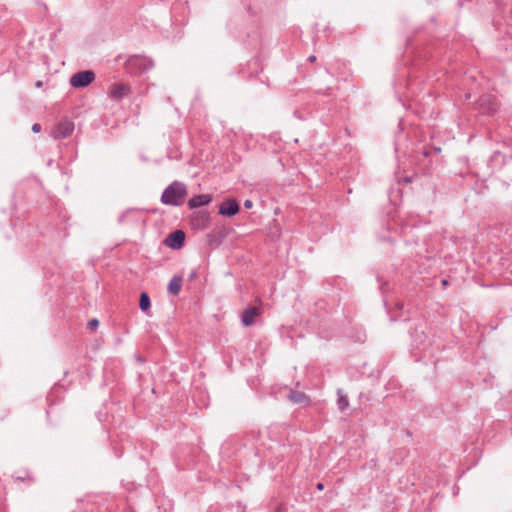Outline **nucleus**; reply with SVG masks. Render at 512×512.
I'll use <instances>...</instances> for the list:
<instances>
[{
    "instance_id": "obj_1",
    "label": "nucleus",
    "mask_w": 512,
    "mask_h": 512,
    "mask_svg": "<svg viewBox=\"0 0 512 512\" xmlns=\"http://www.w3.org/2000/svg\"><path fill=\"white\" fill-rule=\"evenodd\" d=\"M186 195V185L182 182L174 181L164 189L161 195V202L165 205L179 206Z\"/></svg>"
},
{
    "instance_id": "obj_2",
    "label": "nucleus",
    "mask_w": 512,
    "mask_h": 512,
    "mask_svg": "<svg viewBox=\"0 0 512 512\" xmlns=\"http://www.w3.org/2000/svg\"><path fill=\"white\" fill-rule=\"evenodd\" d=\"M154 62L145 56L131 55L125 62V68L130 74H141L150 70Z\"/></svg>"
},
{
    "instance_id": "obj_3",
    "label": "nucleus",
    "mask_w": 512,
    "mask_h": 512,
    "mask_svg": "<svg viewBox=\"0 0 512 512\" xmlns=\"http://www.w3.org/2000/svg\"><path fill=\"white\" fill-rule=\"evenodd\" d=\"M497 98L492 94H483L477 100V108L481 114L493 115L498 110Z\"/></svg>"
},
{
    "instance_id": "obj_4",
    "label": "nucleus",
    "mask_w": 512,
    "mask_h": 512,
    "mask_svg": "<svg viewBox=\"0 0 512 512\" xmlns=\"http://www.w3.org/2000/svg\"><path fill=\"white\" fill-rule=\"evenodd\" d=\"M95 79V74L91 70H84L75 73L70 78V85L74 88H84L90 85Z\"/></svg>"
},
{
    "instance_id": "obj_5",
    "label": "nucleus",
    "mask_w": 512,
    "mask_h": 512,
    "mask_svg": "<svg viewBox=\"0 0 512 512\" xmlns=\"http://www.w3.org/2000/svg\"><path fill=\"white\" fill-rule=\"evenodd\" d=\"M74 123L69 119L61 120L52 130L51 135L56 140H61L69 137L74 131Z\"/></svg>"
},
{
    "instance_id": "obj_6",
    "label": "nucleus",
    "mask_w": 512,
    "mask_h": 512,
    "mask_svg": "<svg viewBox=\"0 0 512 512\" xmlns=\"http://www.w3.org/2000/svg\"><path fill=\"white\" fill-rule=\"evenodd\" d=\"M130 85L122 82L114 83L109 87L108 95L111 99L120 101L131 94Z\"/></svg>"
},
{
    "instance_id": "obj_7",
    "label": "nucleus",
    "mask_w": 512,
    "mask_h": 512,
    "mask_svg": "<svg viewBox=\"0 0 512 512\" xmlns=\"http://www.w3.org/2000/svg\"><path fill=\"white\" fill-rule=\"evenodd\" d=\"M164 243L172 249H180L185 243V233L182 230H175L165 238Z\"/></svg>"
},
{
    "instance_id": "obj_8",
    "label": "nucleus",
    "mask_w": 512,
    "mask_h": 512,
    "mask_svg": "<svg viewBox=\"0 0 512 512\" xmlns=\"http://www.w3.org/2000/svg\"><path fill=\"white\" fill-rule=\"evenodd\" d=\"M261 314V309L256 306H248L241 314V323L245 327L252 326L257 316Z\"/></svg>"
},
{
    "instance_id": "obj_9",
    "label": "nucleus",
    "mask_w": 512,
    "mask_h": 512,
    "mask_svg": "<svg viewBox=\"0 0 512 512\" xmlns=\"http://www.w3.org/2000/svg\"><path fill=\"white\" fill-rule=\"evenodd\" d=\"M240 210V206L235 199H227L219 207V214L222 216L232 217Z\"/></svg>"
},
{
    "instance_id": "obj_10",
    "label": "nucleus",
    "mask_w": 512,
    "mask_h": 512,
    "mask_svg": "<svg viewBox=\"0 0 512 512\" xmlns=\"http://www.w3.org/2000/svg\"><path fill=\"white\" fill-rule=\"evenodd\" d=\"M212 202V196L210 194L195 195L188 201V207L190 209H196L202 206L209 205Z\"/></svg>"
},
{
    "instance_id": "obj_11",
    "label": "nucleus",
    "mask_w": 512,
    "mask_h": 512,
    "mask_svg": "<svg viewBox=\"0 0 512 512\" xmlns=\"http://www.w3.org/2000/svg\"><path fill=\"white\" fill-rule=\"evenodd\" d=\"M183 278L179 275H174L170 280L167 290L173 296H177L181 290Z\"/></svg>"
},
{
    "instance_id": "obj_12",
    "label": "nucleus",
    "mask_w": 512,
    "mask_h": 512,
    "mask_svg": "<svg viewBox=\"0 0 512 512\" xmlns=\"http://www.w3.org/2000/svg\"><path fill=\"white\" fill-rule=\"evenodd\" d=\"M337 406L343 412L349 407V400L347 394L342 389H337Z\"/></svg>"
},
{
    "instance_id": "obj_13",
    "label": "nucleus",
    "mask_w": 512,
    "mask_h": 512,
    "mask_svg": "<svg viewBox=\"0 0 512 512\" xmlns=\"http://www.w3.org/2000/svg\"><path fill=\"white\" fill-rule=\"evenodd\" d=\"M288 399L295 404H303L308 402V397L301 391H290Z\"/></svg>"
},
{
    "instance_id": "obj_14",
    "label": "nucleus",
    "mask_w": 512,
    "mask_h": 512,
    "mask_svg": "<svg viewBox=\"0 0 512 512\" xmlns=\"http://www.w3.org/2000/svg\"><path fill=\"white\" fill-rule=\"evenodd\" d=\"M139 307H140L141 311L149 314L148 311L151 307V300H150L149 295L146 292H142L140 294Z\"/></svg>"
},
{
    "instance_id": "obj_15",
    "label": "nucleus",
    "mask_w": 512,
    "mask_h": 512,
    "mask_svg": "<svg viewBox=\"0 0 512 512\" xmlns=\"http://www.w3.org/2000/svg\"><path fill=\"white\" fill-rule=\"evenodd\" d=\"M195 220H197L198 225L205 227V226H207V224L209 223V220H210L209 213L206 211H201L197 214V216L195 217Z\"/></svg>"
},
{
    "instance_id": "obj_16",
    "label": "nucleus",
    "mask_w": 512,
    "mask_h": 512,
    "mask_svg": "<svg viewBox=\"0 0 512 512\" xmlns=\"http://www.w3.org/2000/svg\"><path fill=\"white\" fill-rule=\"evenodd\" d=\"M87 326L89 329L93 330L99 326V321L97 319L93 318L88 322Z\"/></svg>"
},
{
    "instance_id": "obj_17",
    "label": "nucleus",
    "mask_w": 512,
    "mask_h": 512,
    "mask_svg": "<svg viewBox=\"0 0 512 512\" xmlns=\"http://www.w3.org/2000/svg\"><path fill=\"white\" fill-rule=\"evenodd\" d=\"M31 129L34 133H39L41 131V125L39 123H35L32 125Z\"/></svg>"
},
{
    "instance_id": "obj_18",
    "label": "nucleus",
    "mask_w": 512,
    "mask_h": 512,
    "mask_svg": "<svg viewBox=\"0 0 512 512\" xmlns=\"http://www.w3.org/2000/svg\"><path fill=\"white\" fill-rule=\"evenodd\" d=\"M252 206H253V203H252V201H251V200H245V202H244V207H245L246 209H250Z\"/></svg>"
},
{
    "instance_id": "obj_19",
    "label": "nucleus",
    "mask_w": 512,
    "mask_h": 512,
    "mask_svg": "<svg viewBox=\"0 0 512 512\" xmlns=\"http://www.w3.org/2000/svg\"><path fill=\"white\" fill-rule=\"evenodd\" d=\"M197 277V271L196 270H192L189 274V280H193Z\"/></svg>"
},
{
    "instance_id": "obj_20",
    "label": "nucleus",
    "mask_w": 512,
    "mask_h": 512,
    "mask_svg": "<svg viewBox=\"0 0 512 512\" xmlns=\"http://www.w3.org/2000/svg\"><path fill=\"white\" fill-rule=\"evenodd\" d=\"M316 488H317L318 490H323V489H324V484H323V483H321V482H319V483L316 485Z\"/></svg>"
},
{
    "instance_id": "obj_21",
    "label": "nucleus",
    "mask_w": 512,
    "mask_h": 512,
    "mask_svg": "<svg viewBox=\"0 0 512 512\" xmlns=\"http://www.w3.org/2000/svg\"><path fill=\"white\" fill-rule=\"evenodd\" d=\"M308 61H310V62H315V61H316V56H314V55H310V56L308 57Z\"/></svg>"
},
{
    "instance_id": "obj_22",
    "label": "nucleus",
    "mask_w": 512,
    "mask_h": 512,
    "mask_svg": "<svg viewBox=\"0 0 512 512\" xmlns=\"http://www.w3.org/2000/svg\"><path fill=\"white\" fill-rule=\"evenodd\" d=\"M448 284V281L447 280H442V285L443 286H446Z\"/></svg>"
},
{
    "instance_id": "obj_23",
    "label": "nucleus",
    "mask_w": 512,
    "mask_h": 512,
    "mask_svg": "<svg viewBox=\"0 0 512 512\" xmlns=\"http://www.w3.org/2000/svg\"><path fill=\"white\" fill-rule=\"evenodd\" d=\"M36 85H37V86H41V82H40V81H38V82L36 83Z\"/></svg>"
}]
</instances>
